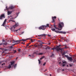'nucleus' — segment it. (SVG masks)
Here are the masks:
<instances>
[{
    "label": "nucleus",
    "instance_id": "f257e3e1",
    "mask_svg": "<svg viewBox=\"0 0 76 76\" xmlns=\"http://www.w3.org/2000/svg\"><path fill=\"white\" fill-rule=\"evenodd\" d=\"M54 24H53V26L54 27V28H55L56 29H57L58 30H59V31H61L63 29V27L64 26V23L63 22H61L60 23H59L58 25V28L56 27V25H55V23H56V22L54 23Z\"/></svg>",
    "mask_w": 76,
    "mask_h": 76
},
{
    "label": "nucleus",
    "instance_id": "f03ea898",
    "mask_svg": "<svg viewBox=\"0 0 76 76\" xmlns=\"http://www.w3.org/2000/svg\"><path fill=\"white\" fill-rule=\"evenodd\" d=\"M51 30L53 32H55L56 33H58L59 34H66L67 33V32L62 31H56V29L53 28H51Z\"/></svg>",
    "mask_w": 76,
    "mask_h": 76
},
{
    "label": "nucleus",
    "instance_id": "7ed1b4c3",
    "mask_svg": "<svg viewBox=\"0 0 76 76\" xmlns=\"http://www.w3.org/2000/svg\"><path fill=\"white\" fill-rule=\"evenodd\" d=\"M49 25L48 24H47L46 26L42 25L39 27V30H41V29L42 30H45L47 28V27H49Z\"/></svg>",
    "mask_w": 76,
    "mask_h": 76
},
{
    "label": "nucleus",
    "instance_id": "20e7f679",
    "mask_svg": "<svg viewBox=\"0 0 76 76\" xmlns=\"http://www.w3.org/2000/svg\"><path fill=\"white\" fill-rule=\"evenodd\" d=\"M60 47H61V45H59L58 46L56 47V48L55 49H56V51H58L60 50L61 51H60V52L61 53V52H62V51H63V48H59Z\"/></svg>",
    "mask_w": 76,
    "mask_h": 76
},
{
    "label": "nucleus",
    "instance_id": "39448f33",
    "mask_svg": "<svg viewBox=\"0 0 76 76\" xmlns=\"http://www.w3.org/2000/svg\"><path fill=\"white\" fill-rule=\"evenodd\" d=\"M5 18V14H2L0 16V20H2V19H3V18Z\"/></svg>",
    "mask_w": 76,
    "mask_h": 76
},
{
    "label": "nucleus",
    "instance_id": "423d86ee",
    "mask_svg": "<svg viewBox=\"0 0 76 76\" xmlns=\"http://www.w3.org/2000/svg\"><path fill=\"white\" fill-rule=\"evenodd\" d=\"M15 25H14L12 26L13 28L15 29L16 27H17L19 26V23H15Z\"/></svg>",
    "mask_w": 76,
    "mask_h": 76
},
{
    "label": "nucleus",
    "instance_id": "0eeeda50",
    "mask_svg": "<svg viewBox=\"0 0 76 76\" xmlns=\"http://www.w3.org/2000/svg\"><path fill=\"white\" fill-rule=\"evenodd\" d=\"M57 18V17L56 16L52 17V23H55V20L54 19H56Z\"/></svg>",
    "mask_w": 76,
    "mask_h": 76
},
{
    "label": "nucleus",
    "instance_id": "6e6552de",
    "mask_svg": "<svg viewBox=\"0 0 76 76\" xmlns=\"http://www.w3.org/2000/svg\"><path fill=\"white\" fill-rule=\"evenodd\" d=\"M6 8L7 9V10H8L9 9H14V7L13 6H11L8 8L7 7V6Z\"/></svg>",
    "mask_w": 76,
    "mask_h": 76
},
{
    "label": "nucleus",
    "instance_id": "1a4fd4ad",
    "mask_svg": "<svg viewBox=\"0 0 76 76\" xmlns=\"http://www.w3.org/2000/svg\"><path fill=\"white\" fill-rule=\"evenodd\" d=\"M30 39L29 38H28V39H22V40H19V42H20H20L22 41H23V42L26 41H27V40H28V39Z\"/></svg>",
    "mask_w": 76,
    "mask_h": 76
},
{
    "label": "nucleus",
    "instance_id": "9d476101",
    "mask_svg": "<svg viewBox=\"0 0 76 76\" xmlns=\"http://www.w3.org/2000/svg\"><path fill=\"white\" fill-rule=\"evenodd\" d=\"M12 41L13 42H16V43H17V44H19V43H20L19 40L15 41L14 40H13Z\"/></svg>",
    "mask_w": 76,
    "mask_h": 76
},
{
    "label": "nucleus",
    "instance_id": "9b49d317",
    "mask_svg": "<svg viewBox=\"0 0 76 76\" xmlns=\"http://www.w3.org/2000/svg\"><path fill=\"white\" fill-rule=\"evenodd\" d=\"M10 18V20L9 21V22H11V21H12V19H15L13 17H12V16H10V17H8V18L9 17V18Z\"/></svg>",
    "mask_w": 76,
    "mask_h": 76
},
{
    "label": "nucleus",
    "instance_id": "f8f14e48",
    "mask_svg": "<svg viewBox=\"0 0 76 76\" xmlns=\"http://www.w3.org/2000/svg\"><path fill=\"white\" fill-rule=\"evenodd\" d=\"M67 59L68 60H70V61H72L73 59H72V57H68Z\"/></svg>",
    "mask_w": 76,
    "mask_h": 76
},
{
    "label": "nucleus",
    "instance_id": "ddd939ff",
    "mask_svg": "<svg viewBox=\"0 0 76 76\" xmlns=\"http://www.w3.org/2000/svg\"><path fill=\"white\" fill-rule=\"evenodd\" d=\"M12 13V11H9L8 10V11H7L8 15H11V13Z\"/></svg>",
    "mask_w": 76,
    "mask_h": 76
},
{
    "label": "nucleus",
    "instance_id": "4468645a",
    "mask_svg": "<svg viewBox=\"0 0 76 76\" xmlns=\"http://www.w3.org/2000/svg\"><path fill=\"white\" fill-rule=\"evenodd\" d=\"M38 37H42V36H44L45 37V36H46V34H41L40 35H38Z\"/></svg>",
    "mask_w": 76,
    "mask_h": 76
},
{
    "label": "nucleus",
    "instance_id": "2eb2a0df",
    "mask_svg": "<svg viewBox=\"0 0 76 76\" xmlns=\"http://www.w3.org/2000/svg\"><path fill=\"white\" fill-rule=\"evenodd\" d=\"M2 44H4V45H7V43H4L3 44L1 43L0 44V45H2Z\"/></svg>",
    "mask_w": 76,
    "mask_h": 76
},
{
    "label": "nucleus",
    "instance_id": "dca6fc26",
    "mask_svg": "<svg viewBox=\"0 0 76 76\" xmlns=\"http://www.w3.org/2000/svg\"><path fill=\"white\" fill-rule=\"evenodd\" d=\"M70 67H72L73 66L72 65H73V64H69Z\"/></svg>",
    "mask_w": 76,
    "mask_h": 76
},
{
    "label": "nucleus",
    "instance_id": "f3484780",
    "mask_svg": "<svg viewBox=\"0 0 76 76\" xmlns=\"http://www.w3.org/2000/svg\"><path fill=\"white\" fill-rule=\"evenodd\" d=\"M15 63V62H12L11 63V65L12 66V65H13V64Z\"/></svg>",
    "mask_w": 76,
    "mask_h": 76
},
{
    "label": "nucleus",
    "instance_id": "a211bd4d",
    "mask_svg": "<svg viewBox=\"0 0 76 76\" xmlns=\"http://www.w3.org/2000/svg\"><path fill=\"white\" fill-rule=\"evenodd\" d=\"M64 57H66L67 58H68L69 57L68 55H65V56H64Z\"/></svg>",
    "mask_w": 76,
    "mask_h": 76
},
{
    "label": "nucleus",
    "instance_id": "6ab92c4d",
    "mask_svg": "<svg viewBox=\"0 0 76 76\" xmlns=\"http://www.w3.org/2000/svg\"><path fill=\"white\" fill-rule=\"evenodd\" d=\"M66 45H65V47L64 48H65V49H68V47H67V46H66Z\"/></svg>",
    "mask_w": 76,
    "mask_h": 76
},
{
    "label": "nucleus",
    "instance_id": "aec40b11",
    "mask_svg": "<svg viewBox=\"0 0 76 76\" xmlns=\"http://www.w3.org/2000/svg\"><path fill=\"white\" fill-rule=\"evenodd\" d=\"M17 66V64H16L14 66V69H15L16 67V66Z\"/></svg>",
    "mask_w": 76,
    "mask_h": 76
},
{
    "label": "nucleus",
    "instance_id": "412c9836",
    "mask_svg": "<svg viewBox=\"0 0 76 76\" xmlns=\"http://www.w3.org/2000/svg\"><path fill=\"white\" fill-rule=\"evenodd\" d=\"M7 21V19H5V20H4V22L3 23L5 24L6 22V21Z\"/></svg>",
    "mask_w": 76,
    "mask_h": 76
},
{
    "label": "nucleus",
    "instance_id": "4be33fe9",
    "mask_svg": "<svg viewBox=\"0 0 76 76\" xmlns=\"http://www.w3.org/2000/svg\"><path fill=\"white\" fill-rule=\"evenodd\" d=\"M31 44V43H28V44H27L26 47H28V46H29V44Z\"/></svg>",
    "mask_w": 76,
    "mask_h": 76
},
{
    "label": "nucleus",
    "instance_id": "5701e85b",
    "mask_svg": "<svg viewBox=\"0 0 76 76\" xmlns=\"http://www.w3.org/2000/svg\"><path fill=\"white\" fill-rule=\"evenodd\" d=\"M11 65H10V64L8 66V68L10 69V68H11Z\"/></svg>",
    "mask_w": 76,
    "mask_h": 76
},
{
    "label": "nucleus",
    "instance_id": "b1692460",
    "mask_svg": "<svg viewBox=\"0 0 76 76\" xmlns=\"http://www.w3.org/2000/svg\"><path fill=\"white\" fill-rule=\"evenodd\" d=\"M56 49V48H51V50H54Z\"/></svg>",
    "mask_w": 76,
    "mask_h": 76
},
{
    "label": "nucleus",
    "instance_id": "393cba45",
    "mask_svg": "<svg viewBox=\"0 0 76 76\" xmlns=\"http://www.w3.org/2000/svg\"><path fill=\"white\" fill-rule=\"evenodd\" d=\"M18 52H20V51H21V49H19L18 50Z\"/></svg>",
    "mask_w": 76,
    "mask_h": 76
},
{
    "label": "nucleus",
    "instance_id": "a878e982",
    "mask_svg": "<svg viewBox=\"0 0 76 76\" xmlns=\"http://www.w3.org/2000/svg\"><path fill=\"white\" fill-rule=\"evenodd\" d=\"M54 54H52L51 55L50 57H54Z\"/></svg>",
    "mask_w": 76,
    "mask_h": 76
},
{
    "label": "nucleus",
    "instance_id": "bb28decb",
    "mask_svg": "<svg viewBox=\"0 0 76 76\" xmlns=\"http://www.w3.org/2000/svg\"><path fill=\"white\" fill-rule=\"evenodd\" d=\"M62 65L61 66H62L63 67H64L65 66V64H61Z\"/></svg>",
    "mask_w": 76,
    "mask_h": 76
},
{
    "label": "nucleus",
    "instance_id": "cd10ccee",
    "mask_svg": "<svg viewBox=\"0 0 76 76\" xmlns=\"http://www.w3.org/2000/svg\"><path fill=\"white\" fill-rule=\"evenodd\" d=\"M31 42H34V40L32 39H31Z\"/></svg>",
    "mask_w": 76,
    "mask_h": 76
},
{
    "label": "nucleus",
    "instance_id": "c85d7f7f",
    "mask_svg": "<svg viewBox=\"0 0 76 76\" xmlns=\"http://www.w3.org/2000/svg\"><path fill=\"white\" fill-rule=\"evenodd\" d=\"M43 53H40L38 54V55H42Z\"/></svg>",
    "mask_w": 76,
    "mask_h": 76
},
{
    "label": "nucleus",
    "instance_id": "c756f323",
    "mask_svg": "<svg viewBox=\"0 0 76 76\" xmlns=\"http://www.w3.org/2000/svg\"><path fill=\"white\" fill-rule=\"evenodd\" d=\"M4 25H5V23H3V24H2V25H1V26H4Z\"/></svg>",
    "mask_w": 76,
    "mask_h": 76
},
{
    "label": "nucleus",
    "instance_id": "7c9ffc66",
    "mask_svg": "<svg viewBox=\"0 0 76 76\" xmlns=\"http://www.w3.org/2000/svg\"><path fill=\"white\" fill-rule=\"evenodd\" d=\"M61 39H64V37H61Z\"/></svg>",
    "mask_w": 76,
    "mask_h": 76
},
{
    "label": "nucleus",
    "instance_id": "2f4dec72",
    "mask_svg": "<svg viewBox=\"0 0 76 76\" xmlns=\"http://www.w3.org/2000/svg\"><path fill=\"white\" fill-rule=\"evenodd\" d=\"M38 61H39V64H40V63H41V61L39 60H38Z\"/></svg>",
    "mask_w": 76,
    "mask_h": 76
},
{
    "label": "nucleus",
    "instance_id": "473e14b6",
    "mask_svg": "<svg viewBox=\"0 0 76 76\" xmlns=\"http://www.w3.org/2000/svg\"><path fill=\"white\" fill-rule=\"evenodd\" d=\"M10 48H11V49H12V48H13V46H10Z\"/></svg>",
    "mask_w": 76,
    "mask_h": 76
},
{
    "label": "nucleus",
    "instance_id": "72a5a7b5",
    "mask_svg": "<svg viewBox=\"0 0 76 76\" xmlns=\"http://www.w3.org/2000/svg\"><path fill=\"white\" fill-rule=\"evenodd\" d=\"M32 46H33V45H31L30 46H29V47L28 48H30V47H32Z\"/></svg>",
    "mask_w": 76,
    "mask_h": 76
},
{
    "label": "nucleus",
    "instance_id": "f704fd0d",
    "mask_svg": "<svg viewBox=\"0 0 76 76\" xmlns=\"http://www.w3.org/2000/svg\"><path fill=\"white\" fill-rule=\"evenodd\" d=\"M66 62H63V63H62V64H66Z\"/></svg>",
    "mask_w": 76,
    "mask_h": 76
},
{
    "label": "nucleus",
    "instance_id": "c9c22d12",
    "mask_svg": "<svg viewBox=\"0 0 76 76\" xmlns=\"http://www.w3.org/2000/svg\"><path fill=\"white\" fill-rule=\"evenodd\" d=\"M43 58H44V57H42V58H41L40 59V60H42V59H43Z\"/></svg>",
    "mask_w": 76,
    "mask_h": 76
},
{
    "label": "nucleus",
    "instance_id": "e433bc0d",
    "mask_svg": "<svg viewBox=\"0 0 76 76\" xmlns=\"http://www.w3.org/2000/svg\"><path fill=\"white\" fill-rule=\"evenodd\" d=\"M45 64H46V63L45 62L43 64V66H45Z\"/></svg>",
    "mask_w": 76,
    "mask_h": 76
},
{
    "label": "nucleus",
    "instance_id": "4c0bfd02",
    "mask_svg": "<svg viewBox=\"0 0 76 76\" xmlns=\"http://www.w3.org/2000/svg\"><path fill=\"white\" fill-rule=\"evenodd\" d=\"M47 48H48V49H50V50H51V48H50V47H48Z\"/></svg>",
    "mask_w": 76,
    "mask_h": 76
},
{
    "label": "nucleus",
    "instance_id": "58836bf2",
    "mask_svg": "<svg viewBox=\"0 0 76 76\" xmlns=\"http://www.w3.org/2000/svg\"><path fill=\"white\" fill-rule=\"evenodd\" d=\"M37 41L38 42H41V41H40V40H38Z\"/></svg>",
    "mask_w": 76,
    "mask_h": 76
},
{
    "label": "nucleus",
    "instance_id": "ea45409f",
    "mask_svg": "<svg viewBox=\"0 0 76 76\" xmlns=\"http://www.w3.org/2000/svg\"><path fill=\"white\" fill-rule=\"evenodd\" d=\"M5 64L4 63L3 64H2L1 65L2 66H3Z\"/></svg>",
    "mask_w": 76,
    "mask_h": 76
},
{
    "label": "nucleus",
    "instance_id": "a19ab883",
    "mask_svg": "<svg viewBox=\"0 0 76 76\" xmlns=\"http://www.w3.org/2000/svg\"><path fill=\"white\" fill-rule=\"evenodd\" d=\"M24 33V32H23L21 33V34H20V35H22V34H23Z\"/></svg>",
    "mask_w": 76,
    "mask_h": 76
},
{
    "label": "nucleus",
    "instance_id": "79ce46f5",
    "mask_svg": "<svg viewBox=\"0 0 76 76\" xmlns=\"http://www.w3.org/2000/svg\"><path fill=\"white\" fill-rule=\"evenodd\" d=\"M12 21V22H15V23H16L15 21H14V20H12V21Z\"/></svg>",
    "mask_w": 76,
    "mask_h": 76
},
{
    "label": "nucleus",
    "instance_id": "37998d69",
    "mask_svg": "<svg viewBox=\"0 0 76 76\" xmlns=\"http://www.w3.org/2000/svg\"><path fill=\"white\" fill-rule=\"evenodd\" d=\"M3 62V61H0V64H1V63H2Z\"/></svg>",
    "mask_w": 76,
    "mask_h": 76
},
{
    "label": "nucleus",
    "instance_id": "c03bdc74",
    "mask_svg": "<svg viewBox=\"0 0 76 76\" xmlns=\"http://www.w3.org/2000/svg\"><path fill=\"white\" fill-rule=\"evenodd\" d=\"M47 69H46L44 71V72H46V71H47Z\"/></svg>",
    "mask_w": 76,
    "mask_h": 76
},
{
    "label": "nucleus",
    "instance_id": "a18cd8bd",
    "mask_svg": "<svg viewBox=\"0 0 76 76\" xmlns=\"http://www.w3.org/2000/svg\"><path fill=\"white\" fill-rule=\"evenodd\" d=\"M22 44H25V43H23V42H22Z\"/></svg>",
    "mask_w": 76,
    "mask_h": 76
},
{
    "label": "nucleus",
    "instance_id": "49530a36",
    "mask_svg": "<svg viewBox=\"0 0 76 76\" xmlns=\"http://www.w3.org/2000/svg\"><path fill=\"white\" fill-rule=\"evenodd\" d=\"M50 44H51V43H49L48 45H50Z\"/></svg>",
    "mask_w": 76,
    "mask_h": 76
},
{
    "label": "nucleus",
    "instance_id": "de8ad7c7",
    "mask_svg": "<svg viewBox=\"0 0 76 76\" xmlns=\"http://www.w3.org/2000/svg\"><path fill=\"white\" fill-rule=\"evenodd\" d=\"M14 51H15V53H16V50H14Z\"/></svg>",
    "mask_w": 76,
    "mask_h": 76
},
{
    "label": "nucleus",
    "instance_id": "09e8293b",
    "mask_svg": "<svg viewBox=\"0 0 76 76\" xmlns=\"http://www.w3.org/2000/svg\"><path fill=\"white\" fill-rule=\"evenodd\" d=\"M42 44H44V42H42Z\"/></svg>",
    "mask_w": 76,
    "mask_h": 76
},
{
    "label": "nucleus",
    "instance_id": "8fccbe9b",
    "mask_svg": "<svg viewBox=\"0 0 76 76\" xmlns=\"http://www.w3.org/2000/svg\"><path fill=\"white\" fill-rule=\"evenodd\" d=\"M63 55H64V56H65V55H64V53H63Z\"/></svg>",
    "mask_w": 76,
    "mask_h": 76
},
{
    "label": "nucleus",
    "instance_id": "3c124183",
    "mask_svg": "<svg viewBox=\"0 0 76 76\" xmlns=\"http://www.w3.org/2000/svg\"><path fill=\"white\" fill-rule=\"evenodd\" d=\"M66 66L67 67H69V66L68 65H67Z\"/></svg>",
    "mask_w": 76,
    "mask_h": 76
},
{
    "label": "nucleus",
    "instance_id": "603ef678",
    "mask_svg": "<svg viewBox=\"0 0 76 76\" xmlns=\"http://www.w3.org/2000/svg\"><path fill=\"white\" fill-rule=\"evenodd\" d=\"M6 10H7V9H5L4 10H5V11H6Z\"/></svg>",
    "mask_w": 76,
    "mask_h": 76
},
{
    "label": "nucleus",
    "instance_id": "864d4df0",
    "mask_svg": "<svg viewBox=\"0 0 76 76\" xmlns=\"http://www.w3.org/2000/svg\"><path fill=\"white\" fill-rule=\"evenodd\" d=\"M28 56H29V57H31V55H28Z\"/></svg>",
    "mask_w": 76,
    "mask_h": 76
},
{
    "label": "nucleus",
    "instance_id": "5fc2aeb1",
    "mask_svg": "<svg viewBox=\"0 0 76 76\" xmlns=\"http://www.w3.org/2000/svg\"><path fill=\"white\" fill-rule=\"evenodd\" d=\"M18 31V30H17L15 31Z\"/></svg>",
    "mask_w": 76,
    "mask_h": 76
},
{
    "label": "nucleus",
    "instance_id": "6e6d98bb",
    "mask_svg": "<svg viewBox=\"0 0 76 76\" xmlns=\"http://www.w3.org/2000/svg\"><path fill=\"white\" fill-rule=\"evenodd\" d=\"M68 41V40H66V42H67Z\"/></svg>",
    "mask_w": 76,
    "mask_h": 76
},
{
    "label": "nucleus",
    "instance_id": "4d7b16f0",
    "mask_svg": "<svg viewBox=\"0 0 76 76\" xmlns=\"http://www.w3.org/2000/svg\"><path fill=\"white\" fill-rule=\"evenodd\" d=\"M59 64H61V62H59Z\"/></svg>",
    "mask_w": 76,
    "mask_h": 76
},
{
    "label": "nucleus",
    "instance_id": "13d9d810",
    "mask_svg": "<svg viewBox=\"0 0 76 76\" xmlns=\"http://www.w3.org/2000/svg\"><path fill=\"white\" fill-rule=\"evenodd\" d=\"M48 36H51V35H48Z\"/></svg>",
    "mask_w": 76,
    "mask_h": 76
},
{
    "label": "nucleus",
    "instance_id": "bf43d9fd",
    "mask_svg": "<svg viewBox=\"0 0 76 76\" xmlns=\"http://www.w3.org/2000/svg\"><path fill=\"white\" fill-rule=\"evenodd\" d=\"M35 47H37V45H36L35 46Z\"/></svg>",
    "mask_w": 76,
    "mask_h": 76
},
{
    "label": "nucleus",
    "instance_id": "052dcab7",
    "mask_svg": "<svg viewBox=\"0 0 76 76\" xmlns=\"http://www.w3.org/2000/svg\"><path fill=\"white\" fill-rule=\"evenodd\" d=\"M64 69H63L62 70V71H63H63H64Z\"/></svg>",
    "mask_w": 76,
    "mask_h": 76
},
{
    "label": "nucleus",
    "instance_id": "680f3d73",
    "mask_svg": "<svg viewBox=\"0 0 76 76\" xmlns=\"http://www.w3.org/2000/svg\"><path fill=\"white\" fill-rule=\"evenodd\" d=\"M50 76H51V74H50Z\"/></svg>",
    "mask_w": 76,
    "mask_h": 76
},
{
    "label": "nucleus",
    "instance_id": "e2e57ef3",
    "mask_svg": "<svg viewBox=\"0 0 76 76\" xmlns=\"http://www.w3.org/2000/svg\"><path fill=\"white\" fill-rule=\"evenodd\" d=\"M63 46H64L65 47V45H63Z\"/></svg>",
    "mask_w": 76,
    "mask_h": 76
},
{
    "label": "nucleus",
    "instance_id": "0e129e2a",
    "mask_svg": "<svg viewBox=\"0 0 76 76\" xmlns=\"http://www.w3.org/2000/svg\"><path fill=\"white\" fill-rule=\"evenodd\" d=\"M20 29H18V30H20Z\"/></svg>",
    "mask_w": 76,
    "mask_h": 76
},
{
    "label": "nucleus",
    "instance_id": "69168bd1",
    "mask_svg": "<svg viewBox=\"0 0 76 76\" xmlns=\"http://www.w3.org/2000/svg\"><path fill=\"white\" fill-rule=\"evenodd\" d=\"M5 51H6L7 50H6V49H5Z\"/></svg>",
    "mask_w": 76,
    "mask_h": 76
},
{
    "label": "nucleus",
    "instance_id": "338daca9",
    "mask_svg": "<svg viewBox=\"0 0 76 76\" xmlns=\"http://www.w3.org/2000/svg\"><path fill=\"white\" fill-rule=\"evenodd\" d=\"M74 63H75V61H74Z\"/></svg>",
    "mask_w": 76,
    "mask_h": 76
}]
</instances>
